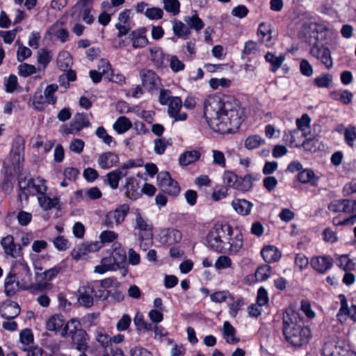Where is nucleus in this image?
Wrapping results in <instances>:
<instances>
[{
	"label": "nucleus",
	"mask_w": 356,
	"mask_h": 356,
	"mask_svg": "<svg viewBox=\"0 0 356 356\" xmlns=\"http://www.w3.org/2000/svg\"><path fill=\"white\" fill-rule=\"evenodd\" d=\"M76 198L81 200H95L100 198L102 195L101 191L97 187H91L86 191H77L75 193Z\"/></svg>",
	"instance_id": "obj_29"
},
{
	"label": "nucleus",
	"mask_w": 356,
	"mask_h": 356,
	"mask_svg": "<svg viewBox=\"0 0 356 356\" xmlns=\"http://www.w3.org/2000/svg\"><path fill=\"white\" fill-rule=\"evenodd\" d=\"M313 33L314 34L315 42H311L309 54L312 57L316 58L324 65L327 70H330L333 67L331 51L327 47L319 43L320 37H323V32Z\"/></svg>",
	"instance_id": "obj_5"
},
{
	"label": "nucleus",
	"mask_w": 356,
	"mask_h": 356,
	"mask_svg": "<svg viewBox=\"0 0 356 356\" xmlns=\"http://www.w3.org/2000/svg\"><path fill=\"white\" fill-rule=\"evenodd\" d=\"M263 259L268 263L277 261L281 257V253L274 245H267L261 251Z\"/></svg>",
	"instance_id": "obj_28"
},
{
	"label": "nucleus",
	"mask_w": 356,
	"mask_h": 356,
	"mask_svg": "<svg viewBox=\"0 0 356 356\" xmlns=\"http://www.w3.org/2000/svg\"><path fill=\"white\" fill-rule=\"evenodd\" d=\"M78 302L86 308L91 307L94 304L95 285L92 282H88L81 286L78 290Z\"/></svg>",
	"instance_id": "obj_12"
},
{
	"label": "nucleus",
	"mask_w": 356,
	"mask_h": 356,
	"mask_svg": "<svg viewBox=\"0 0 356 356\" xmlns=\"http://www.w3.org/2000/svg\"><path fill=\"white\" fill-rule=\"evenodd\" d=\"M143 165L141 159H131L122 163L120 168L109 172L106 175L105 183L107 184L111 188L115 190L118 188L119 182L122 177H126L127 170L131 168L140 167Z\"/></svg>",
	"instance_id": "obj_6"
},
{
	"label": "nucleus",
	"mask_w": 356,
	"mask_h": 356,
	"mask_svg": "<svg viewBox=\"0 0 356 356\" xmlns=\"http://www.w3.org/2000/svg\"><path fill=\"white\" fill-rule=\"evenodd\" d=\"M111 259L115 262L118 268L123 264L127 259L126 251L119 243H113L112 245V252L111 253Z\"/></svg>",
	"instance_id": "obj_25"
},
{
	"label": "nucleus",
	"mask_w": 356,
	"mask_h": 356,
	"mask_svg": "<svg viewBox=\"0 0 356 356\" xmlns=\"http://www.w3.org/2000/svg\"><path fill=\"white\" fill-rule=\"evenodd\" d=\"M227 242L224 245L225 251L223 252H228L230 254H237L243 245L242 234L239 232L235 233L233 231L232 234H229V238L227 240Z\"/></svg>",
	"instance_id": "obj_17"
},
{
	"label": "nucleus",
	"mask_w": 356,
	"mask_h": 356,
	"mask_svg": "<svg viewBox=\"0 0 356 356\" xmlns=\"http://www.w3.org/2000/svg\"><path fill=\"white\" fill-rule=\"evenodd\" d=\"M97 163L101 168L108 169L119 163V157L113 152H105L99 155Z\"/></svg>",
	"instance_id": "obj_22"
},
{
	"label": "nucleus",
	"mask_w": 356,
	"mask_h": 356,
	"mask_svg": "<svg viewBox=\"0 0 356 356\" xmlns=\"http://www.w3.org/2000/svg\"><path fill=\"white\" fill-rule=\"evenodd\" d=\"M19 339L22 344L27 346V348H31L33 343V335L31 330L29 329L22 330L19 334Z\"/></svg>",
	"instance_id": "obj_64"
},
{
	"label": "nucleus",
	"mask_w": 356,
	"mask_h": 356,
	"mask_svg": "<svg viewBox=\"0 0 356 356\" xmlns=\"http://www.w3.org/2000/svg\"><path fill=\"white\" fill-rule=\"evenodd\" d=\"M101 248L99 242L86 241L76 246L72 251V257L78 261L85 257L89 252H95Z\"/></svg>",
	"instance_id": "obj_13"
},
{
	"label": "nucleus",
	"mask_w": 356,
	"mask_h": 356,
	"mask_svg": "<svg viewBox=\"0 0 356 356\" xmlns=\"http://www.w3.org/2000/svg\"><path fill=\"white\" fill-rule=\"evenodd\" d=\"M151 60L157 67H161L164 65L165 55L159 47L152 48L150 49Z\"/></svg>",
	"instance_id": "obj_45"
},
{
	"label": "nucleus",
	"mask_w": 356,
	"mask_h": 356,
	"mask_svg": "<svg viewBox=\"0 0 356 356\" xmlns=\"http://www.w3.org/2000/svg\"><path fill=\"white\" fill-rule=\"evenodd\" d=\"M17 70L19 74L24 77L29 76L38 72V67L35 65L25 63L19 65Z\"/></svg>",
	"instance_id": "obj_56"
},
{
	"label": "nucleus",
	"mask_w": 356,
	"mask_h": 356,
	"mask_svg": "<svg viewBox=\"0 0 356 356\" xmlns=\"http://www.w3.org/2000/svg\"><path fill=\"white\" fill-rule=\"evenodd\" d=\"M283 334L286 341L295 347L307 343L311 337L309 327L303 325L299 314L292 309L283 315Z\"/></svg>",
	"instance_id": "obj_2"
},
{
	"label": "nucleus",
	"mask_w": 356,
	"mask_h": 356,
	"mask_svg": "<svg viewBox=\"0 0 356 356\" xmlns=\"http://www.w3.org/2000/svg\"><path fill=\"white\" fill-rule=\"evenodd\" d=\"M311 119L307 114H303L300 118H298L296 120V124L297 128L296 130L304 133L307 132V130L309 127Z\"/></svg>",
	"instance_id": "obj_62"
},
{
	"label": "nucleus",
	"mask_w": 356,
	"mask_h": 356,
	"mask_svg": "<svg viewBox=\"0 0 356 356\" xmlns=\"http://www.w3.org/2000/svg\"><path fill=\"white\" fill-rule=\"evenodd\" d=\"M231 83V80L226 78H211L209 81V86L213 90H217L219 88H228Z\"/></svg>",
	"instance_id": "obj_61"
},
{
	"label": "nucleus",
	"mask_w": 356,
	"mask_h": 356,
	"mask_svg": "<svg viewBox=\"0 0 356 356\" xmlns=\"http://www.w3.org/2000/svg\"><path fill=\"white\" fill-rule=\"evenodd\" d=\"M164 9L175 15L179 13L180 3L178 0H163Z\"/></svg>",
	"instance_id": "obj_63"
},
{
	"label": "nucleus",
	"mask_w": 356,
	"mask_h": 356,
	"mask_svg": "<svg viewBox=\"0 0 356 356\" xmlns=\"http://www.w3.org/2000/svg\"><path fill=\"white\" fill-rule=\"evenodd\" d=\"M52 56L51 52L46 49H40L38 52L37 63H38V72H44L45 68L48 64L51 62Z\"/></svg>",
	"instance_id": "obj_32"
},
{
	"label": "nucleus",
	"mask_w": 356,
	"mask_h": 356,
	"mask_svg": "<svg viewBox=\"0 0 356 356\" xmlns=\"http://www.w3.org/2000/svg\"><path fill=\"white\" fill-rule=\"evenodd\" d=\"M131 127V122L125 116L119 117L113 124V129L119 134L127 132Z\"/></svg>",
	"instance_id": "obj_39"
},
{
	"label": "nucleus",
	"mask_w": 356,
	"mask_h": 356,
	"mask_svg": "<svg viewBox=\"0 0 356 356\" xmlns=\"http://www.w3.org/2000/svg\"><path fill=\"white\" fill-rule=\"evenodd\" d=\"M38 201L40 207L44 211H48L51 209H56L60 207V198L58 197H50L46 193L38 195Z\"/></svg>",
	"instance_id": "obj_26"
},
{
	"label": "nucleus",
	"mask_w": 356,
	"mask_h": 356,
	"mask_svg": "<svg viewBox=\"0 0 356 356\" xmlns=\"http://www.w3.org/2000/svg\"><path fill=\"white\" fill-rule=\"evenodd\" d=\"M62 23L57 22L54 24L48 30V33L56 37L60 42H65L68 39V31L62 26Z\"/></svg>",
	"instance_id": "obj_30"
},
{
	"label": "nucleus",
	"mask_w": 356,
	"mask_h": 356,
	"mask_svg": "<svg viewBox=\"0 0 356 356\" xmlns=\"http://www.w3.org/2000/svg\"><path fill=\"white\" fill-rule=\"evenodd\" d=\"M318 179V177L309 169L302 170L298 174V180L302 184H311L313 186H316Z\"/></svg>",
	"instance_id": "obj_38"
},
{
	"label": "nucleus",
	"mask_w": 356,
	"mask_h": 356,
	"mask_svg": "<svg viewBox=\"0 0 356 356\" xmlns=\"http://www.w3.org/2000/svg\"><path fill=\"white\" fill-rule=\"evenodd\" d=\"M356 140V127L349 125L344 129V140L350 147H354Z\"/></svg>",
	"instance_id": "obj_52"
},
{
	"label": "nucleus",
	"mask_w": 356,
	"mask_h": 356,
	"mask_svg": "<svg viewBox=\"0 0 356 356\" xmlns=\"http://www.w3.org/2000/svg\"><path fill=\"white\" fill-rule=\"evenodd\" d=\"M257 179V177L253 178L251 175H246L243 177H238L235 189L242 192L248 191L253 186V181Z\"/></svg>",
	"instance_id": "obj_36"
},
{
	"label": "nucleus",
	"mask_w": 356,
	"mask_h": 356,
	"mask_svg": "<svg viewBox=\"0 0 356 356\" xmlns=\"http://www.w3.org/2000/svg\"><path fill=\"white\" fill-rule=\"evenodd\" d=\"M63 270L64 268L61 266L58 265L44 271L40 275L43 280L51 281Z\"/></svg>",
	"instance_id": "obj_59"
},
{
	"label": "nucleus",
	"mask_w": 356,
	"mask_h": 356,
	"mask_svg": "<svg viewBox=\"0 0 356 356\" xmlns=\"http://www.w3.org/2000/svg\"><path fill=\"white\" fill-rule=\"evenodd\" d=\"M79 322L71 319L61 330V336L70 337L76 350L79 352H86L89 348L90 337L86 330L79 327Z\"/></svg>",
	"instance_id": "obj_4"
},
{
	"label": "nucleus",
	"mask_w": 356,
	"mask_h": 356,
	"mask_svg": "<svg viewBox=\"0 0 356 356\" xmlns=\"http://www.w3.org/2000/svg\"><path fill=\"white\" fill-rule=\"evenodd\" d=\"M134 323L138 331H149L153 329L152 323L145 321L143 315L137 312L134 318Z\"/></svg>",
	"instance_id": "obj_44"
},
{
	"label": "nucleus",
	"mask_w": 356,
	"mask_h": 356,
	"mask_svg": "<svg viewBox=\"0 0 356 356\" xmlns=\"http://www.w3.org/2000/svg\"><path fill=\"white\" fill-rule=\"evenodd\" d=\"M337 265L344 271H353L355 270L356 264L348 254L339 255L336 259Z\"/></svg>",
	"instance_id": "obj_37"
},
{
	"label": "nucleus",
	"mask_w": 356,
	"mask_h": 356,
	"mask_svg": "<svg viewBox=\"0 0 356 356\" xmlns=\"http://www.w3.org/2000/svg\"><path fill=\"white\" fill-rule=\"evenodd\" d=\"M58 86L56 84L48 85L44 90L42 95L44 99L49 102V104H54L56 102V97L54 93L58 90Z\"/></svg>",
	"instance_id": "obj_54"
},
{
	"label": "nucleus",
	"mask_w": 356,
	"mask_h": 356,
	"mask_svg": "<svg viewBox=\"0 0 356 356\" xmlns=\"http://www.w3.org/2000/svg\"><path fill=\"white\" fill-rule=\"evenodd\" d=\"M118 237V234L112 230L102 231L99 236V243H110L114 242Z\"/></svg>",
	"instance_id": "obj_60"
},
{
	"label": "nucleus",
	"mask_w": 356,
	"mask_h": 356,
	"mask_svg": "<svg viewBox=\"0 0 356 356\" xmlns=\"http://www.w3.org/2000/svg\"><path fill=\"white\" fill-rule=\"evenodd\" d=\"M233 228L227 222H218L209 230L207 242L208 246L218 252L225 251L224 245L229 238V234H232Z\"/></svg>",
	"instance_id": "obj_3"
},
{
	"label": "nucleus",
	"mask_w": 356,
	"mask_h": 356,
	"mask_svg": "<svg viewBox=\"0 0 356 356\" xmlns=\"http://www.w3.org/2000/svg\"><path fill=\"white\" fill-rule=\"evenodd\" d=\"M20 313V308L17 303L10 301L4 303L0 308L1 316L7 320H13Z\"/></svg>",
	"instance_id": "obj_20"
},
{
	"label": "nucleus",
	"mask_w": 356,
	"mask_h": 356,
	"mask_svg": "<svg viewBox=\"0 0 356 356\" xmlns=\"http://www.w3.org/2000/svg\"><path fill=\"white\" fill-rule=\"evenodd\" d=\"M184 20L189 29H193L196 31H200L204 25L203 21L198 17L196 13L191 16H186Z\"/></svg>",
	"instance_id": "obj_41"
},
{
	"label": "nucleus",
	"mask_w": 356,
	"mask_h": 356,
	"mask_svg": "<svg viewBox=\"0 0 356 356\" xmlns=\"http://www.w3.org/2000/svg\"><path fill=\"white\" fill-rule=\"evenodd\" d=\"M142 83L148 90H152L157 85L159 77L154 72L150 70H143L140 72Z\"/></svg>",
	"instance_id": "obj_24"
},
{
	"label": "nucleus",
	"mask_w": 356,
	"mask_h": 356,
	"mask_svg": "<svg viewBox=\"0 0 356 356\" xmlns=\"http://www.w3.org/2000/svg\"><path fill=\"white\" fill-rule=\"evenodd\" d=\"M234 211L242 216L248 215L253 207V204L244 199H236L232 202Z\"/></svg>",
	"instance_id": "obj_27"
},
{
	"label": "nucleus",
	"mask_w": 356,
	"mask_h": 356,
	"mask_svg": "<svg viewBox=\"0 0 356 356\" xmlns=\"http://www.w3.org/2000/svg\"><path fill=\"white\" fill-rule=\"evenodd\" d=\"M90 125L88 119L83 113H76L69 124L61 126L60 132L63 135L75 134Z\"/></svg>",
	"instance_id": "obj_10"
},
{
	"label": "nucleus",
	"mask_w": 356,
	"mask_h": 356,
	"mask_svg": "<svg viewBox=\"0 0 356 356\" xmlns=\"http://www.w3.org/2000/svg\"><path fill=\"white\" fill-rule=\"evenodd\" d=\"M91 8L90 6L88 5H82V6L76 11L75 15L72 17H76L81 18L86 24H90L94 21V17L92 15H90Z\"/></svg>",
	"instance_id": "obj_42"
},
{
	"label": "nucleus",
	"mask_w": 356,
	"mask_h": 356,
	"mask_svg": "<svg viewBox=\"0 0 356 356\" xmlns=\"http://www.w3.org/2000/svg\"><path fill=\"white\" fill-rule=\"evenodd\" d=\"M257 35L261 43L265 44L266 47L272 45V30L269 24L260 23L258 26Z\"/></svg>",
	"instance_id": "obj_23"
},
{
	"label": "nucleus",
	"mask_w": 356,
	"mask_h": 356,
	"mask_svg": "<svg viewBox=\"0 0 356 356\" xmlns=\"http://www.w3.org/2000/svg\"><path fill=\"white\" fill-rule=\"evenodd\" d=\"M265 60L270 64V71L275 72L285 60V56L283 54L276 56L273 53L268 52L265 56Z\"/></svg>",
	"instance_id": "obj_35"
},
{
	"label": "nucleus",
	"mask_w": 356,
	"mask_h": 356,
	"mask_svg": "<svg viewBox=\"0 0 356 356\" xmlns=\"http://www.w3.org/2000/svg\"><path fill=\"white\" fill-rule=\"evenodd\" d=\"M181 232L174 228L164 229L161 231L160 241L162 243L173 245L181 240Z\"/></svg>",
	"instance_id": "obj_18"
},
{
	"label": "nucleus",
	"mask_w": 356,
	"mask_h": 356,
	"mask_svg": "<svg viewBox=\"0 0 356 356\" xmlns=\"http://www.w3.org/2000/svg\"><path fill=\"white\" fill-rule=\"evenodd\" d=\"M124 188L126 195L129 199L137 200L141 195L137 179L134 177H129L126 179Z\"/></svg>",
	"instance_id": "obj_21"
},
{
	"label": "nucleus",
	"mask_w": 356,
	"mask_h": 356,
	"mask_svg": "<svg viewBox=\"0 0 356 356\" xmlns=\"http://www.w3.org/2000/svg\"><path fill=\"white\" fill-rule=\"evenodd\" d=\"M157 182L161 190L171 196H177L180 193L178 183L173 180L168 172H161L157 177Z\"/></svg>",
	"instance_id": "obj_11"
},
{
	"label": "nucleus",
	"mask_w": 356,
	"mask_h": 356,
	"mask_svg": "<svg viewBox=\"0 0 356 356\" xmlns=\"http://www.w3.org/2000/svg\"><path fill=\"white\" fill-rule=\"evenodd\" d=\"M330 95L332 99L339 101L345 105L350 104L353 99V94L348 90H334L330 92Z\"/></svg>",
	"instance_id": "obj_31"
},
{
	"label": "nucleus",
	"mask_w": 356,
	"mask_h": 356,
	"mask_svg": "<svg viewBox=\"0 0 356 356\" xmlns=\"http://www.w3.org/2000/svg\"><path fill=\"white\" fill-rule=\"evenodd\" d=\"M135 49L143 48L148 44V40L139 31H133L129 35Z\"/></svg>",
	"instance_id": "obj_43"
},
{
	"label": "nucleus",
	"mask_w": 356,
	"mask_h": 356,
	"mask_svg": "<svg viewBox=\"0 0 356 356\" xmlns=\"http://www.w3.org/2000/svg\"><path fill=\"white\" fill-rule=\"evenodd\" d=\"M49 104V102L44 99L42 90H37L33 98V105L38 111H42L45 106Z\"/></svg>",
	"instance_id": "obj_49"
},
{
	"label": "nucleus",
	"mask_w": 356,
	"mask_h": 356,
	"mask_svg": "<svg viewBox=\"0 0 356 356\" xmlns=\"http://www.w3.org/2000/svg\"><path fill=\"white\" fill-rule=\"evenodd\" d=\"M334 264V259L330 255L314 256L311 258L310 265L316 272L324 274L330 270Z\"/></svg>",
	"instance_id": "obj_14"
},
{
	"label": "nucleus",
	"mask_w": 356,
	"mask_h": 356,
	"mask_svg": "<svg viewBox=\"0 0 356 356\" xmlns=\"http://www.w3.org/2000/svg\"><path fill=\"white\" fill-rule=\"evenodd\" d=\"M129 211L128 204H123L118 206L114 210L106 213L103 222L104 225L110 229L120 226L124 221Z\"/></svg>",
	"instance_id": "obj_8"
},
{
	"label": "nucleus",
	"mask_w": 356,
	"mask_h": 356,
	"mask_svg": "<svg viewBox=\"0 0 356 356\" xmlns=\"http://www.w3.org/2000/svg\"><path fill=\"white\" fill-rule=\"evenodd\" d=\"M136 229H139V240L140 246L149 247L152 242V226L149 225L147 220L141 216L139 212L136 214Z\"/></svg>",
	"instance_id": "obj_9"
},
{
	"label": "nucleus",
	"mask_w": 356,
	"mask_h": 356,
	"mask_svg": "<svg viewBox=\"0 0 356 356\" xmlns=\"http://www.w3.org/2000/svg\"><path fill=\"white\" fill-rule=\"evenodd\" d=\"M236 330L228 321L223 323L222 335L226 342L230 344H236L239 339L236 337Z\"/></svg>",
	"instance_id": "obj_34"
},
{
	"label": "nucleus",
	"mask_w": 356,
	"mask_h": 356,
	"mask_svg": "<svg viewBox=\"0 0 356 356\" xmlns=\"http://www.w3.org/2000/svg\"><path fill=\"white\" fill-rule=\"evenodd\" d=\"M308 132H301L299 130H288L284 131L283 134V140L291 147H302L307 151H313L315 148L309 147V143H314V138H307Z\"/></svg>",
	"instance_id": "obj_7"
},
{
	"label": "nucleus",
	"mask_w": 356,
	"mask_h": 356,
	"mask_svg": "<svg viewBox=\"0 0 356 356\" xmlns=\"http://www.w3.org/2000/svg\"><path fill=\"white\" fill-rule=\"evenodd\" d=\"M24 284H21L16 281L15 275L11 273H8L4 280V291L6 296H12L15 294L18 290L22 289Z\"/></svg>",
	"instance_id": "obj_19"
},
{
	"label": "nucleus",
	"mask_w": 356,
	"mask_h": 356,
	"mask_svg": "<svg viewBox=\"0 0 356 356\" xmlns=\"http://www.w3.org/2000/svg\"><path fill=\"white\" fill-rule=\"evenodd\" d=\"M314 83L318 88H329L332 83V76L323 74L314 79Z\"/></svg>",
	"instance_id": "obj_51"
},
{
	"label": "nucleus",
	"mask_w": 356,
	"mask_h": 356,
	"mask_svg": "<svg viewBox=\"0 0 356 356\" xmlns=\"http://www.w3.org/2000/svg\"><path fill=\"white\" fill-rule=\"evenodd\" d=\"M97 71L106 79L111 78L113 72L109 62L105 59L99 61Z\"/></svg>",
	"instance_id": "obj_58"
},
{
	"label": "nucleus",
	"mask_w": 356,
	"mask_h": 356,
	"mask_svg": "<svg viewBox=\"0 0 356 356\" xmlns=\"http://www.w3.org/2000/svg\"><path fill=\"white\" fill-rule=\"evenodd\" d=\"M47 188L44 179L40 177L33 179L31 184V191H33V193H31L32 195H34L35 193H38L39 195H44L46 193Z\"/></svg>",
	"instance_id": "obj_46"
},
{
	"label": "nucleus",
	"mask_w": 356,
	"mask_h": 356,
	"mask_svg": "<svg viewBox=\"0 0 356 356\" xmlns=\"http://www.w3.org/2000/svg\"><path fill=\"white\" fill-rule=\"evenodd\" d=\"M95 337L98 343L104 348H107L111 344V337L105 332L103 328L99 327L96 330Z\"/></svg>",
	"instance_id": "obj_48"
},
{
	"label": "nucleus",
	"mask_w": 356,
	"mask_h": 356,
	"mask_svg": "<svg viewBox=\"0 0 356 356\" xmlns=\"http://www.w3.org/2000/svg\"><path fill=\"white\" fill-rule=\"evenodd\" d=\"M232 266V259L226 255L219 256L214 264V267L217 270L229 268Z\"/></svg>",
	"instance_id": "obj_57"
},
{
	"label": "nucleus",
	"mask_w": 356,
	"mask_h": 356,
	"mask_svg": "<svg viewBox=\"0 0 356 356\" xmlns=\"http://www.w3.org/2000/svg\"><path fill=\"white\" fill-rule=\"evenodd\" d=\"M264 143V140L258 135L248 136L245 141V147L248 149H253L259 147Z\"/></svg>",
	"instance_id": "obj_55"
},
{
	"label": "nucleus",
	"mask_w": 356,
	"mask_h": 356,
	"mask_svg": "<svg viewBox=\"0 0 356 356\" xmlns=\"http://www.w3.org/2000/svg\"><path fill=\"white\" fill-rule=\"evenodd\" d=\"M172 29L174 33L179 38H183L191 33V30L187 25L180 21L173 22Z\"/></svg>",
	"instance_id": "obj_47"
},
{
	"label": "nucleus",
	"mask_w": 356,
	"mask_h": 356,
	"mask_svg": "<svg viewBox=\"0 0 356 356\" xmlns=\"http://www.w3.org/2000/svg\"><path fill=\"white\" fill-rule=\"evenodd\" d=\"M238 102L232 97L209 96L204 102V117L209 127L222 134L237 130L242 122Z\"/></svg>",
	"instance_id": "obj_1"
},
{
	"label": "nucleus",
	"mask_w": 356,
	"mask_h": 356,
	"mask_svg": "<svg viewBox=\"0 0 356 356\" xmlns=\"http://www.w3.org/2000/svg\"><path fill=\"white\" fill-rule=\"evenodd\" d=\"M271 275V267L268 264L259 266L255 272V277L257 281L264 282Z\"/></svg>",
	"instance_id": "obj_50"
},
{
	"label": "nucleus",
	"mask_w": 356,
	"mask_h": 356,
	"mask_svg": "<svg viewBox=\"0 0 356 356\" xmlns=\"http://www.w3.org/2000/svg\"><path fill=\"white\" fill-rule=\"evenodd\" d=\"M0 243L6 255L13 258L21 256V245L15 243L14 237L12 235H7L2 238Z\"/></svg>",
	"instance_id": "obj_15"
},
{
	"label": "nucleus",
	"mask_w": 356,
	"mask_h": 356,
	"mask_svg": "<svg viewBox=\"0 0 356 356\" xmlns=\"http://www.w3.org/2000/svg\"><path fill=\"white\" fill-rule=\"evenodd\" d=\"M63 325V320L57 315L51 316L46 323V328L49 331H56Z\"/></svg>",
	"instance_id": "obj_53"
},
{
	"label": "nucleus",
	"mask_w": 356,
	"mask_h": 356,
	"mask_svg": "<svg viewBox=\"0 0 356 356\" xmlns=\"http://www.w3.org/2000/svg\"><path fill=\"white\" fill-rule=\"evenodd\" d=\"M72 65V58L68 51L59 53L57 57V65L63 71H67Z\"/></svg>",
	"instance_id": "obj_40"
},
{
	"label": "nucleus",
	"mask_w": 356,
	"mask_h": 356,
	"mask_svg": "<svg viewBox=\"0 0 356 356\" xmlns=\"http://www.w3.org/2000/svg\"><path fill=\"white\" fill-rule=\"evenodd\" d=\"M168 105V114L170 118H173L175 121H184L186 120L187 114L180 113L182 108V101L180 97H174Z\"/></svg>",
	"instance_id": "obj_16"
},
{
	"label": "nucleus",
	"mask_w": 356,
	"mask_h": 356,
	"mask_svg": "<svg viewBox=\"0 0 356 356\" xmlns=\"http://www.w3.org/2000/svg\"><path fill=\"white\" fill-rule=\"evenodd\" d=\"M201 156L200 151L192 149L182 153L179 159L181 165L186 166L193 162L197 161Z\"/></svg>",
	"instance_id": "obj_33"
}]
</instances>
